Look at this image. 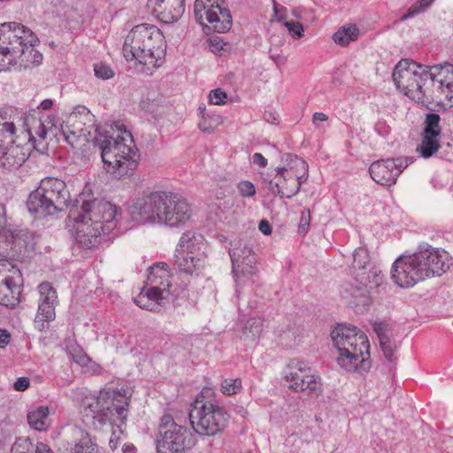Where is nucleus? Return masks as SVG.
<instances>
[{"label": "nucleus", "mask_w": 453, "mask_h": 453, "mask_svg": "<svg viewBox=\"0 0 453 453\" xmlns=\"http://www.w3.org/2000/svg\"><path fill=\"white\" fill-rule=\"evenodd\" d=\"M15 131V125L5 120V118L0 113V148L10 143L14 144L13 135Z\"/></svg>", "instance_id": "obj_35"}, {"label": "nucleus", "mask_w": 453, "mask_h": 453, "mask_svg": "<svg viewBox=\"0 0 453 453\" xmlns=\"http://www.w3.org/2000/svg\"><path fill=\"white\" fill-rule=\"evenodd\" d=\"M11 339V334L6 329H0V348H5Z\"/></svg>", "instance_id": "obj_52"}, {"label": "nucleus", "mask_w": 453, "mask_h": 453, "mask_svg": "<svg viewBox=\"0 0 453 453\" xmlns=\"http://www.w3.org/2000/svg\"><path fill=\"white\" fill-rule=\"evenodd\" d=\"M450 260L446 250L423 243L412 255L401 256L394 262L391 277L399 287L411 288L426 278L444 273Z\"/></svg>", "instance_id": "obj_3"}, {"label": "nucleus", "mask_w": 453, "mask_h": 453, "mask_svg": "<svg viewBox=\"0 0 453 453\" xmlns=\"http://www.w3.org/2000/svg\"><path fill=\"white\" fill-rule=\"evenodd\" d=\"M134 303L142 309L153 311H158L157 302L150 299L149 296L145 293V288L134 298Z\"/></svg>", "instance_id": "obj_39"}, {"label": "nucleus", "mask_w": 453, "mask_h": 453, "mask_svg": "<svg viewBox=\"0 0 453 453\" xmlns=\"http://www.w3.org/2000/svg\"><path fill=\"white\" fill-rule=\"evenodd\" d=\"M50 119L45 121L38 120V126L35 128V134L41 139H45L47 135V124H50Z\"/></svg>", "instance_id": "obj_49"}, {"label": "nucleus", "mask_w": 453, "mask_h": 453, "mask_svg": "<svg viewBox=\"0 0 453 453\" xmlns=\"http://www.w3.org/2000/svg\"><path fill=\"white\" fill-rule=\"evenodd\" d=\"M264 319L259 317L250 319L245 325L244 334L251 339L259 337L264 331Z\"/></svg>", "instance_id": "obj_37"}, {"label": "nucleus", "mask_w": 453, "mask_h": 453, "mask_svg": "<svg viewBox=\"0 0 453 453\" xmlns=\"http://www.w3.org/2000/svg\"><path fill=\"white\" fill-rule=\"evenodd\" d=\"M328 117L323 112H315L312 117V123L319 127L320 122L326 121Z\"/></svg>", "instance_id": "obj_56"}, {"label": "nucleus", "mask_w": 453, "mask_h": 453, "mask_svg": "<svg viewBox=\"0 0 453 453\" xmlns=\"http://www.w3.org/2000/svg\"><path fill=\"white\" fill-rule=\"evenodd\" d=\"M74 12V10L72 7L66 8V10H58V14L66 20L70 19L73 17V13Z\"/></svg>", "instance_id": "obj_58"}, {"label": "nucleus", "mask_w": 453, "mask_h": 453, "mask_svg": "<svg viewBox=\"0 0 453 453\" xmlns=\"http://www.w3.org/2000/svg\"><path fill=\"white\" fill-rule=\"evenodd\" d=\"M75 240L85 249H92L97 247L104 234L110 233L113 229H108L106 225L96 223H86L81 221H74Z\"/></svg>", "instance_id": "obj_22"}, {"label": "nucleus", "mask_w": 453, "mask_h": 453, "mask_svg": "<svg viewBox=\"0 0 453 453\" xmlns=\"http://www.w3.org/2000/svg\"><path fill=\"white\" fill-rule=\"evenodd\" d=\"M311 214L308 209L302 211L298 231L300 234H306L310 226Z\"/></svg>", "instance_id": "obj_47"}, {"label": "nucleus", "mask_w": 453, "mask_h": 453, "mask_svg": "<svg viewBox=\"0 0 453 453\" xmlns=\"http://www.w3.org/2000/svg\"><path fill=\"white\" fill-rule=\"evenodd\" d=\"M282 167L276 169L274 181H271L272 191L281 198L296 196L301 185L307 180L308 165L296 155L285 153L281 156Z\"/></svg>", "instance_id": "obj_11"}, {"label": "nucleus", "mask_w": 453, "mask_h": 453, "mask_svg": "<svg viewBox=\"0 0 453 453\" xmlns=\"http://www.w3.org/2000/svg\"><path fill=\"white\" fill-rule=\"evenodd\" d=\"M14 35L10 32V25L4 23L0 25V72L8 71L12 67V59L8 55L7 45L10 44Z\"/></svg>", "instance_id": "obj_30"}, {"label": "nucleus", "mask_w": 453, "mask_h": 453, "mask_svg": "<svg viewBox=\"0 0 453 453\" xmlns=\"http://www.w3.org/2000/svg\"><path fill=\"white\" fill-rule=\"evenodd\" d=\"M50 411L47 406H39L27 414L29 426L37 431H45L50 426Z\"/></svg>", "instance_id": "obj_31"}, {"label": "nucleus", "mask_w": 453, "mask_h": 453, "mask_svg": "<svg viewBox=\"0 0 453 453\" xmlns=\"http://www.w3.org/2000/svg\"><path fill=\"white\" fill-rule=\"evenodd\" d=\"M53 105V102L51 99H44L41 104H40V108L42 109V110H50Z\"/></svg>", "instance_id": "obj_60"}, {"label": "nucleus", "mask_w": 453, "mask_h": 453, "mask_svg": "<svg viewBox=\"0 0 453 453\" xmlns=\"http://www.w3.org/2000/svg\"><path fill=\"white\" fill-rule=\"evenodd\" d=\"M123 55L127 61L157 68L165 55V36L156 26L137 25L126 36Z\"/></svg>", "instance_id": "obj_7"}, {"label": "nucleus", "mask_w": 453, "mask_h": 453, "mask_svg": "<svg viewBox=\"0 0 453 453\" xmlns=\"http://www.w3.org/2000/svg\"><path fill=\"white\" fill-rule=\"evenodd\" d=\"M119 441H120L119 434H117L116 431H113L111 434V436L110 438V441H109L110 448L112 450H115L118 448Z\"/></svg>", "instance_id": "obj_55"}, {"label": "nucleus", "mask_w": 453, "mask_h": 453, "mask_svg": "<svg viewBox=\"0 0 453 453\" xmlns=\"http://www.w3.org/2000/svg\"><path fill=\"white\" fill-rule=\"evenodd\" d=\"M331 338L342 369L360 374L370 369V344L365 333L353 326L339 325L331 332Z\"/></svg>", "instance_id": "obj_6"}, {"label": "nucleus", "mask_w": 453, "mask_h": 453, "mask_svg": "<svg viewBox=\"0 0 453 453\" xmlns=\"http://www.w3.org/2000/svg\"><path fill=\"white\" fill-rule=\"evenodd\" d=\"M392 77L397 89L418 104L453 106V65L449 63L426 65L402 59Z\"/></svg>", "instance_id": "obj_1"}, {"label": "nucleus", "mask_w": 453, "mask_h": 453, "mask_svg": "<svg viewBox=\"0 0 453 453\" xmlns=\"http://www.w3.org/2000/svg\"><path fill=\"white\" fill-rule=\"evenodd\" d=\"M289 389L312 398L323 393L321 378L308 364L301 360L290 361L283 371Z\"/></svg>", "instance_id": "obj_13"}, {"label": "nucleus", "mask_w": 453, "mask_h": 453, "mask_svg": "<svg viewBox=\"0 0 453 453\" xmlns=\"http://www.w3.org/2000/svg\"><path fill=\"white\" fill-rule=\"evenodd\" d=\"M123 453H135L136 448L132 443L124 444L122 447Z\"/></svg>", "instance_id": "obj_59"}, {"label": "nucleus", "mask_w": 453, "mask_h": 453, "mask_svg": "<svg viewBox=\"0 0 453 453\" xmlns=\"http://www.w3.org/2000/svg\"><path fill=\"white\" fill-rule=\"evenodd\" d=\"M70 200L65 181L57 178H45L29 195L27 206L30 213L40 218L64 211L68 207Z\"/></svg>", "instance_id": "obj_9"}, {"label": "nucleus", "mask_w": 453, "mask_h": 453, "mask_svg": "<svg viewBox=\"0 0 453 453\" xmlns=\"http://www.w3.org/2000/svg\"><path fill=\"white\" fill-rule=\"evenodd\" d=\"M219 38L216 37L210 40V50L211 52L222 55L226 51L225 47H227Z\"/></svg>", "instance_id": "obj_48"}, {"label": "nucleus", "mask_w": 453, "mask_h": 453, "mask_svg": "<svg viewBox=\"0 0 453 453\" xmlns=\"http://www.w3.org/2000/svg\"><path fill=\"white\" fill-rule=\"evenodd\" d=\"M441 148L440 137L421 134V142L417 147V152L424 158H429Z\"/></svg>", "instance_id": "obj_33"}, {"label": "nucleus", "mask_w": 453, "mask_h": 453, "mask_svg": "<svg viewBox=\"0 0 453 453\" xmlns=\"http://www.w3.org/2000/svg\"><path fill=\"white\" fill-rule=\"evenodd\" d=\"M283 26L288 28L289 34L294 38H300L303 36V27L300 22L297 21H284Z\"/></svg>", "instance_id": "obj_45"}, {"label": "nucleus", "mask_w": 453, "mask_h": 453, "mask_svg": "<svg viewBox=\"0 0 453 453\" xmlns=\"http://www.w3.org/2000/svg\"><path fill=\"white\" fill-rule=\"evenodd\" d=\"M10 32L14 37L7 45L8 55L12 59V66L19 63L20 66L29 68L39 65L42 61V54L35 49L38 39L28 28L19 23H8Z\"/></svg>", "instance_id": "obj_12"}, {"label": "nucleus", "mask_w": 453, "mask_h": 453, "mask_svg": "<svg viewBox=\"0 0 453 453\" xmlns=\"http://www.w3.org/2000/svg\"><path fill=\"white\" fill-rule=\"evenodd\" d=\"M189 436L186 427L176 424L171 415L165 414L158 426L157 453H185L189 447Z\"/></svg>", "instance_id": "obj_15"}, {"label": "nucleus", "mask_w": 453, "mask_h": 453, "mask_svg": "<svg viewBox=\"0 0 453 453\" xmlns=\"http://www.w3.org/2000/svg\"><path fill=\"white\" fill-rule=\"evenodd\" d=\"M434 0H419L415 4H413L409 10L408 12L403 16V19L412 17L418 13L425 12Z\"/></svg>", "instance_id": "obj_42"}, {"label": "nucleus", "mask_w": 453, "mask_h": 453, "mask_svg": "<svg viewBox=\"0 0 453 453\" xmlns=\"http://www.w3.org/2000/svg\"><path fill=\"white\" fill-rule=\"evenodd\" d=\"M120 214L115 204L87 193L80 195L70 211V218L73 221L93 224L98 222L100 225H106L108 229H114L117 226Z\"/></svg>", "instance_id": "obj_10"}, {"label": "nucleus", "mask_w": 453, "mask_h": 453, "mask_svg": "<svg viewBox=\"0 0 453 453\" xmlns=\"http://www.w3.org/2000/svg\"><path fill=\"white\" fill-rule=\"evenodd\" d=\"M94 71L95 75L103 80H109L114 76V71L104 63L96 64Z\"/></svg>", "instance_id": "obj_43"}, {"label": "nucleus", "mask_w": 453, "mask_h": 453, "mask_svg": "<svg viewBox=\"0 0 453 453\" xmlns=\"http://www.w3.org/2000/svg\"><path fill=\"white\" fill-rule=\"evenodd\" d=\"M30 380L27 377L19 378L13 384V388L17 391H25L28 388Z\"/></svg>", "instance_id": "obj_50"}, {"label": "nucleus", "mask_w": 453, "mask_h": 453, "mask_svg": "<svg viewBox=\"0 0 453 453\" xmlns=\"http://www.w3.org/2000/svg\"><path fill=\"white\" fill-rule=\"evenodd\" d=\"M239 194L242 197H252L256 195V188L254 184L249 180H242L237 184Z\"/></svg>", "instance_id": "obj_44"}, {"label": "nucleus", "mask_w": 453, "mask_h": 453, "mask_svg": "<svg viewBox=\"0 0 453 453\" xmlns=\"http://www.w3.org/2000/svg\"><path fill=\"white\" fill-rule=\"evenodd\" d=\"M252 162L260 167H265L267 165V159L261 153H255L252 156Z\"/></svg>", "instance_id": "obj_51"}, {"label": "nucleus", "mask_w": 453, "mask_h": 453, "mask_svg": "<svg viewBox=\"0 0 453 453\" xmlns=\"http://www.w3.org/2000/svg\"><path fill=\"white\" fill-rule=\"evenodd\" d=\"M359 35V29L356 25L349 24L341 27L334 35V42L342 47L349 45L356 41Z\"/></svg>", "instance_id": "obj_32"}, {"label": "nucleus", "mask_w": 453, "mask_h": 453, "mask_svg": "<svg viewBox=\"0 0 453 453\" xmlns=\"http://www.w3.org/2000/svg\"><path fill=\"white\" fill-rule=\"evenodd\" d=\"M258 229L265 235H269L272 233V226L270 223L263 219L259 222Z\"/></svg>", "instance_id": "obj_54"}, {"label": "nucleus", "mask_w": 453, "mask_h": 453, "mask_svg": "<svg viewBox=\"0 0 453 453\" xmlns=\"http://www.w3.org/2000/svg\"><path fill=\"white\" fill-rule=\"evenodd\" d=\"M172 274L168 270L167 264L164 262L156 263L149 268V273L146 281V295L150 299L157 302L158 310L161 302L170 294L172 287Z\"/></svg>", "instance_id": "obj_19"}, {"label": "nucleus", "mask_w": 453, "mask_h": 453, "mask_svg": "<svg viewBox=\"0 0 453 453\" xmlns=\"http://www.w3.org/2000/svg\"><path fill=\"white\" fill-rule=\"evenodd\" d=\"M71 453H96V446L90 438L84 436L74 445Z\"/></svg>", "instance_id": "obj_40"}, {"label": "nucleus", "mask_w": 453, "mask_h": 453, "mask_svg": "<svg viewBox=\"0 0 453 453\" xmlns=\"http://www.w3.org/2000/svg\"><path fill=\"white\" fill-rule=\"evenodd\" d=\"M89 117V111L82 107L81 111H73L69 114L65 122L61 127L62 133L65 141L72 146L77 142V139L87 136V128L84 119Z\"/></svg>", "instance_id": "obj_25"}, {"label": "nucleus", "mask_w": 453, "mask_h": 453, "mask_svg": "<svg viewBox=\"0 0 453 453\" xmlns=\"http://www.w3.org/2000/svg\"><path fill=\"white\" fill-rule=\"evenodd\" d=\"M223 0H196L194 13L197 22L217 33L227 32L232 26L230 12L222 7Z\"/></svg>", "instance_id": "obj_17"}, {"label": "nucleus", "mask_w": 453, "mask_h": 453, "mask_svg": "<svg viewBox=\"0 0 453 453\" xmlns=\"http://www.w3.org/2000/svg\"><path fill=\"white\" fill-rule=\"evenodd\" d=\"M73 360L80 365L84 366L89 362V357L82 351H80L78 355L73 356Z\"/></svg>", "instance_id": "obj_53"}, {"label": "nucleus", "mask_w": 453, "mask_h": 453, "mask_svg": "<svg viewBox=\"0 0 453 453\" xmlns=\"http://www.w3.org/2000/svg\"><path fill=\"white\" fill-rule=\"evenodd\" d=\"M148 5L165 24L177 21L185 12V0H148Z\"/></svg>", "instance_id": "obj_24"}, {"label": "nucleus", "mask_w": 453, "mask_h": 453, "mask_svg": "<svg viewBox=\"0 0 453 453\" xmlns=\"http://www.w3.org/2000/svg\"><path fill=\"white\" fill-rule=\"evenodd\" d=\"M376 333L380 348L383 351L385 357L393 362L395 360V343L391 342V331L389 325L386 322H375L372 326Z\"/></svg>", "instance_id": "obj_29"}, {"label": "nucleus", "mask_w": 453, "mask_h": 453, "mask_svg": "<svg viewBox=\"0 0 453 453\" xmlns=\"http://www.w3.org/2000/svg\"><path fill=\"white\" fill-rule=\"evenodd\" d=\"M211 111H206V107L204 104H201L198 107V114L202 118V115L205 116L206 114L210 113Z\"/></svg>", "instance_id": "obj_61"}, {"label": "nucleus", "mask_w": 453, "mask_h": 453, "mask_svg": "<svg viewBox=\"0 0 453 453\" xmlns=\"http://www.w3.org/2000/svg\"><path fill=\"white\" fill-rule=\"evenodd\" d=\"M95 142L101 150V157L106 172L118 180L129 178L138 165V150L129 131L124 130L116 137L97 129Z\"/></svg>", "instance_id": "obj_5"}, {"label": "nucleus", "mask_w": 453, "mask_h": 453, "mask_svg": "<svg viewBox=\"0 0 453 453\" xmlns=\"http://www.w3.org/2000/svg\"><path fill=\"white\" fill-rule=\"evenodd\" d=\"M39 294L37 313L34 323L37 329L43 330L45 323L53 321L56 318V306L58 297L55 288L51 283L45 281L37 287Z\"/></svg>", "instance_id": "obj_20"}, {"label": "nucleus", "mask_w": 453, "mask_h": 453, "mask_svg": "<svg viewBox=\"0 0 453 453\" xmlns=\"http://www.w3.org/2000/svg\"><path fill=\"white\" fill-rule=\"evenodd\" d=\"M229 256L236 287L239 288L257 274L256 256L250 245L242 239L231 242ZM235 292L238 296L239 288H236Z\"/></svg>", "instance_id": "obj_16"}, {"label": "nucleus", "mask_w": 453, "mask_h": 453, "mask_svg": "<svg viewBox=\"0 0 453 453\" xmlns=\"http://www.w3.org/2000/svg\"><path fill=\"white\" fill-rule=\"evenodd\" d=\"M129 212L138 224L178 227L189 220L192 210L180 195L158 190L134 197Z\"/></svg>", "instance_id": "obj_2"}, {"label": "nucleus", "mask_w": 453, "mask_h": 453, "mask_svg": "<svg viewBox=\"0 0 453 453\" xmlns=\"http://www.w3.org/2000/svg\"><path fill=\"white\" fill-rule=\"evenodd\" d=\"M353 261L349 267L353 280L372 286H380L384 280V274L375 265L370 257L368 250L364 247L357 248L353 254Z\"/></svg>", "instance_id": "obj_18"}, {"label": "nucleus", "mask_w": 453, "mask_h": 453, "mask_svg": "<svg viewBox=\"0 0 453 453\" xmlns=\"http://www.w3.org/2000/svg\"><path fill=\"white\" fill-rule=\"evenodd\" d=\"M33 449V443L27 437L17 438L12 446V453H29Z\"/></svg>", "instance_id": "obj_41"}, {"label": "nucleus", "mask_w": 453, "mask_h": 453, "mask_svg": "<svg viewBox=\"0 0 453 453\" xmlns=\"http://www.w3.org/2000/svg\"><path fill=\"white\" fill-rule=\"evenodd\" d=\"M412 162L411 157L379 160L370 165L369 172L374 181L390 186L395 183L398 175Z\"/></svg>", "instance_id": "obj_21"}, {"label": "nucleus", "mask_w": 453, "mask_h": 453, "mask_svg": "<svg viewBox=\"0 0 453 453\" xmlns=\"http://www.w3.org/2000/svg\"><path fill=\"white\" fill-rule=\"evenodd\" d=\"M27 158V150L12 143L0 148V167L7 170L18 169Z\"/></svg>", "instance_id": "obj_26"}, {"label": "nucleus", "mask_w": 453, "mask_h": 453, "mask_svg": "<svg viewBox=\"0 0 453 453\" xmlns=\"http://www.w3.org/2000/svg\"><path fill=\"white\" fill-rule=\"evenodd\" d=\"M17 237L9 229L0 231V304L13 308L20 301L22 275L20 270L13 265L10 254Z\"/></svg>", "instance_id": "obj_8"}, {"label": "nucleus", "mask_w": 453, "mask_h": 453, "mask_svg": "<svg viewBox=\"0 0 453 453\" xmlns=\"http://www.w3.org/2000/svg\"><path fill=\"white\" fill-rule=\"evenodd\" d=\"M35 453H52V451L47 444L43 442H37Z\"/></svg>", "instance_id": "obj_57"}, {"label": "nucleus", "mask_w": 453, "mask_h": 453, "mask_svg": "<svg viewBox=\"0 0 453 453\" xmlns=\"http://www.w3.org/2000/svg\"><path fill=\"white\" fill-rule=\"evenodd\" d=\"M378 287L354 280V282H347L342 285L341 296L349 307L360 311L371 303L368 288L372 289Z\"/></svg>", "instance_id": "obj_23"}, {"label": "nucleus", "mask_w": 453, "mask_h": 453, "mask_svg": "<svg viewBox=\"0 0 453 453\" xmlns=\"http://www.w3.org/2000/svg\"><path fill=\"white\" fill-rule=\"evenodd\" d=\"M242 389V380L240 378H228L221 382V391L224 395H233Z\"/></svg>", "instance_id": "obj_38"}, {"label": "nucleus", "mask_w": 453, "mask_h": 453, "mask_svg": "<svg viewBox=\"0 0 453 453\" xmlns=\"http://www.w3.org/2000/svg\"><path fill=\"white\" fill-rule=\"evenodd\" d=\"M203 241V235L193 231H187L181 234L175 252L205 257L204 252L202 250L204 246Z\"/></svg>", "instance_id": "obj_27"}, {"label": "nucleus", "mask_w": 453, "mask_h": 453, "mask_svg": "<svg viewBox=\"0 0 453 453\" xmlns=\"http://www.w3.org/2000/svg\"><path fill=\"white\" fill-rule=\"evenodd\" d=\"M440 123L441 117L439 114L427 113L423 123V130L421 134H427L430 136L441 137V127Z\"/></svg>", "instance_id": "obj_34"}, {"label": "nucleus", "mask_w": 453, "mask_h": 453, "mask_svg": "<svg viewBox=\"0 0 453 453\" xmlns=\"http://www.w3.org/2000/svg\"><path fill=\"white\" fill-rule=\"evenodd\" d=\"M131 392L125 388L106 387L97 395L89 394L81 400V408L87 417H91L92 425L101 429L105 425L118 426L122 434L128 415Z\"/></svg>", "instance_id": "obj_4"}, {"label": "nucleus", "mask_w": 453, "mask_h": 453, "mask_svg": "<svg viewBox=\"0 0 453 453\" xmlns=\"http://www.w3.org/2000/svg\"><path fill=\"white\" fill-rule=\"evenodd\" d=\"M226 97V93L220 88L213 89L209 94L210 103L214 105L224 104Z\"/></svg>", "instance_id": "obj_46"}, {"label": "nucleus", "mask_w": 453, "mask_h": 453, "mask_svg": "<svg viewBox=\"0 0 453 453\" xmlns=\"http://www.w3.org/2000/svg\"><path fill=\"white\" fill-rule=\"evenodd\" d=\"M222 123L223 118L220 115L210 112L205 116L202 115L198 127L203 133H210Z\"/></svg>", "instance_id": "obj_36"}, {"label": "nucleus", "mask_w": 453, "mask_h": 453, "mask_svg": "<svg viewBox=\"0 0 453 453\" xmlns=\"http://www.w3.org/2000/svg\"><path fill=\"white\" fill-rule=\"evenodd\" d=\"M188 418L194 431L204 436H213L221 432L227 422V415L223 409L210 402H196Z\"/></svg>", "instance_id": "obj_14"}, {"label": "nucleus", "mask_w": 453, "mask_h": 453, "mask_svg": "<svg viewBox=\"0 0 453 453\" xmlns=\"http://www.w3.org/2000/svg\"><path fill=\"white\" fill-rule=\"evenodd\" d=\"M204 257L188 253H174V264L177 268L186 274L198 275L204 265Z\"/></svg>", "instance_id": "obj_28"}]
</instances>
